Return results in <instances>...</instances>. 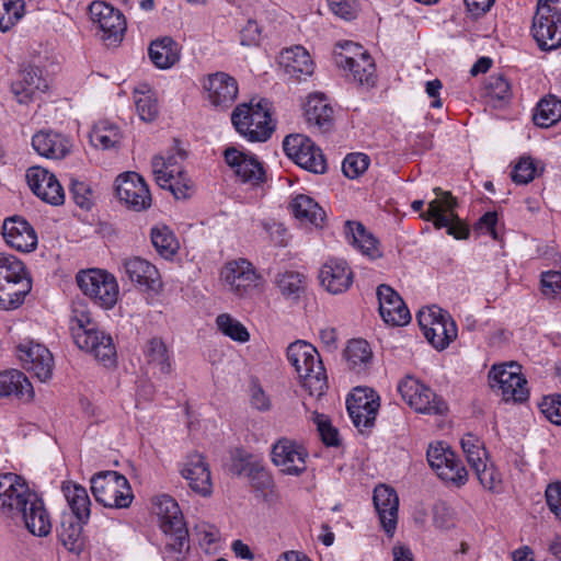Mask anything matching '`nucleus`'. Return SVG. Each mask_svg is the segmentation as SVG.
<instances>
[{"instance_id": "obj_1", "label": "nucleus", "mask_w": 561, "mask_h": 561, "mask_svg": "<svg viewBox=\"0 0 561 561\" xmlns=\"http://www.w3.org/2000/svg\"><path fill=\"white\" fill-rule=\"evenodd\" d=\"M0 513L10 518H22L35 536H46L51 529L43 500L30 489L24 478L13 472L0 474Z\"/></svg>"}, {"instance_id": "obj_2", "label": "nucleus", "mask_w": 561, "mask_h": 561, "mask_svg": "<svg viewBox=\"0 0 561 561\" xmlns=\"http://www.w3.org/2000/svg\"><path fill=\"white\" fill-rule=\"evenodd\" d=\"M186 158L187 151L181 147L180 140L174 139V146L167 154H157L151 161L157 184L169 190L176 199H187L195 192L194 182L182 169Z\"/></svg>"}, {"instance_id": "obj_3", "label": "nucleus", "mask_w": 561, "mask_h": 561, "mask_svg": "<svg viewBox=\"0 0 561 561\" xmlns=\"http://www.w3.org/2000/svg\"><path fill=\"white\" fill-rule=\"evenodd\" d=\"M154 513L160 518V528L165 536L163 556L165 561H182L188 551V530L179 504L170 495L162 494L153 501Z\"/></svg>"}, {"instance_id": "obj_4", "label": "nucleus", "mask_w": 561, "mask_h": 561, "mask_svg": "<svg viewBox=\"0 0 561 561\" xmlns=\"http://www.w3.org/2000/svg\"><path fill=\"white\" fill-rule=\"evenodd\" d=\"M70 331L80 350L92 354L104 366L115 363L116 350L112 336L98 328L88 310H72Z\"/></svg>"}, {"instance_id": "obj_5", "label": "nucleus", "mask_w": 561, "mask_h": 561, "mask_svg": "<svg viewBox=\"0 0 561 561\" xmlns=\"http://www.w3.org/2000/svg\"><path fill=\"white\" fill-rule=\"evenodd\" d=\"M286 356L295 368L301 387L311 397H322L328 389V378L317 348L299 340L289 344Z\"/></svg>"}, {"instance_id": "obj_6", "label": "nucleus", "mask_w": 561, "mask_h": 561, "mask_svg": "<svg viewBox=\"0 0 561 561\" xmlns=\"http://www.w3.org/2000/svg\"><path fill=\"white\" fill-rule=\"evenodd\" d=\"M434 193L437 198L430 202L427 210L421 213L420 217L427 221L432 220L437 229L447 228V233L456 239H467L470 231L455 214L456 198L450 192H443L440 187H435Z\"/></svg>"}, {"instance_id": "obj_7", "label": "nucleus", "mask_w": 561, "mask_h": 561, "mask_svg": "<svg viewBox=\"0 0 561 561\" xmlns=\"http://www.w3.org/2000/svg\"><path fill=\"white\" fill-rule=\"evenodd\" d=\"M91 491L105 507L126 508L134 497L128 480L116 471L95 474L91 479Z\"/></svg>"}, {"instance_id": "obj_8", "label": "nucleus", "mask_w": 561, "mask_h": 561, "mask_svg": "<svg viewBox=\"0 0 561 561\" xmlns=\"http://www.w3.org/2000/svg\"><path fill=\"white\" fill-rule=\"evenodd\" d=\"M417 321L425 339L437 351H444L457 337L458 329L447 311L432 307L417 313Z\"/></svg>"}, {"instance_id": "obj_9", "label": "nucleus", "mask_w": 561, "mask_h": 561, "mask_svg": "<svg viewBox=\"0 0 561 561\" xmlns=\"http://www.w3.org/2000/svg\"><path fill=\"white\" fill-rule=\"evenodd\" d=\"M552 0H538L531 33L541 50L561 47V10L551 5Z\"/></svg>"}, {"instance_id": "obj_10", "label": "nucleus", "mask_w": 561, "mask_h": 561, "mask_svg": "<svg viewBox=\"0 0 561 561\" xmlns=\"http://www.w3.org/2000/svg\"><path fill=\"white\" fill-rule=\"evenodd\" d=\"M231 122L236 130L249 141H266L273 133L270 114L261 102L256 107L238 105L231 114Z\"/></svg>"}, {"instance_id": "obj_11", "label": "nucleus", "mask_w": 561, "mask_h": 561, "mask_svg": "<svg viewBox=\"0 0 561 561\" xmlns=\"http://www.w3.org/2000/svg\"><path fill=\"white\" fill-rule=\"evenodd\" d=\"M77 283L85 296L104 309H111L117 302L118 284L106 271H81L77 275Z\"/></svg>"}, {"instance_id": "obj_12", "label": "nucleus", "mask_w": 561, "mask_h": 561, "mask_svg": "<svg viewBox=\"0 0 561 561\" xmlns=\"http://www.w3.org/2000/svg\"><path fill=\"white\" fill-rule=\"evenodd\" d=\"M341 47L343 51L336 53L334 57L336 66L348 70L352 79L358 84L374 87L376 67L370 55L353 42H345Z\"/></svg>"}, {"instance_id": "obj_13", "label": "nucleus", "mask_w": 561, "mask_h": 561, "mask_svg": "<svg viewBox=\"0 0 561 561\" xmlns=\"http://www.w3.org/2000/svg\"><path fill=\"white\" fill-rule=\"evenodd\" d=\"M519 365L512 362L494 365L489 371L491 388L499 391L506 402H523L529 396L527 381L519 373Z\"/></svg>"}, {"instance_id": "obj_14", "label": "nucleus", "mask_w": 561, "mask_h": 561, "mask_svg": "<svg viewBox=\"0 0 561 561\" xmlns=\"http://www.w3.org/2000/svg\"><path fill=\"white\" fill-rule=\"evenodd\" d=\"M398 391L402 399L419 413L437 415L447 411L446 402L412 376H407L398 383Z\"/></svg>"}, {"instance_id": "obj_15", "label": "nucleus", "mask_w": 561, "mask_h": 561, "mask_svg": "<svg viewBox=\"0 0 561 561\" xmlns=\"http://www.w3.org/2000/svg\"><path fill=\"white\" fill-rule=\"evenodd\" d=\"M426 457L428 465L442 480L456 486H461L467 482L468 471L455 453L444 443L430 445Z\"/></svg>"}, {"instance_id": "obj_16", "label": "nucleus", "mask_w": 561, "mask_h": 561, "mask_svg": "<svg viewBox=\"0 0 561 561\" xmlns=\"http://www.w3.org/2000/svg\"><path fill=\"white\" fill-rule=\"evenodd\" d=\"M283 149L301 168L313 173L325 172L324 156L309 137L301 134L288 135L283 141Z\"/></svg>"}, {"instance_id": "obj_17", "label": "nucleus", "mask_w": 561, "mask_h": 561, "mask_svg": "<svg viewBox=\"0 0 561 561\" xmlns=\"http://www.w3.org/2000/svg\"><path fill=\"white\" fill-rule=\"evenodd\" d=\"M91 21L98 24L102 39L107 46H117L126 31L124 14L113 5L103 1H93L89 5Z\"/></svg>"}, {"instance_id": "obj_18", "label": "nucleus", "mask_w": 561, "mask_h": 561, "mask_svg": "<svg viewBox=\"0 0 561 561\" xmlns=\"http://www.w3.org/2000/svg\"><path fill=\"white\" fill-rule=\"evenodd\" d=\"M379 396L369 388L357 387L346 400V409L354 426L362 433L374 426L380 407Z\"/></svg>"}, {"instance_id": "obj_19", "label": "nucleus", "mask_w": 561, "mask_h": 561, "mask_svg": "<svg viewBox=\"0 0 561 561\" xmlns=\"http://www.w3.org/2000/svg\"><path fill=\"white\" fill-rule=\"evenodd\" d=\"M117 198L134 211H142L151 206V194L145 180L136 172H125L115 180Z\"/></svg>"}, {"instance_id": "obj_20", "label": "nucleus", "mask_w": 561, "mask_h": 561, "mask_svg": "<svg viewBox=\"0 0 561 561\" xmlns=\"http://www.w3.org/2000/svg\"><path fill=\"white\" fill-rule=\"evenodd\" d=\"M26 180L32 192L42 201L51 205L65 202V192L55 174L42 167H31L26 171Z\"/></svg>"}, {"instance_id": "obj_21", "label": "nucleus", "mask_w": 561, "mask_h": 561, "mask_svg": "<svg viewBox=\"0 0 561 561\" xmlns=\"http://www.w3.org/2000/svg\"><path fill=\"white\" fill-rule=\"evenodd\" d=\"M379 313L383 321L393 327H402L410 322L411 314L400 295L389 285L377 287Z\"/></svg>"}, {"instance_id": "obj_22", "label": "nucleus", "mask_w": 561, "mask_h": 561, "mask_svg": "<svg viewBox=\"0 0 561 561\" xmlns=\"http://www.w3.org/2000/svg\"><path fill=\"white\" fill-rule=\"evenodd\" d=\"M307 456L304 447L287 438L279 439L272 448L273 463L291 476H299L306 470Z\"/></svg>"}, {"instance_id": "obj_23", "label": "nucleus", "mask_w": 561, "mask_h": 561, "mask_svg": "<svg viewBox=\"0 0 561 561\" xmlns=\"http://www.w3.org/2000/svg\"><path fill=\"white\" fill-rule=\"evenodd\" d=\"M18 356L23 368L33 373L38 380L46 381L50 379L54 358L47 347L42 344H21L18 346Z\"/></svg>"}, {"instance_id": "obj_24", "label": "nucleus", "mask_w": 561, "mask_h": 561, "mask_svg": "<svg viewBox=\"0 0 561 561\" xmlns=\"http://www.w3.org/2000/svg\"><path fill=\"white\" fill-rule=\"evenodd\" d=\"M2 234L7 244L20 252H32L37 247L34 228L22 217L7 218L2 225Z\"/></svg>"}, {"instance_id": "obj_25", "label": "nucleus", "mask_w": 561, "mask_h": 561, "mask_svg": "<svg viewBox=\"0 0 561 561\" xmlns=\"http://www.w3.org/2000/svg\"><path fill=\"white\" fill-rule=\"evenodd\" d=\"M48 89L46 79L38 67L26 66L21 69L19 78L11 83V92L20 104L31 103L37 93Z\"/></svg>"}, {"instance_id": "obj_26", "label": "nucleus", "mask_w": 561, "mask_h": 561, "mask_svg": "<svg viewBox=\"0 0 561 561\" xmlns=\"http://www.w3.org/2000/svg\"><path fill=\"white\" fill-rule=\"evenodd\" d=\"M221 276L230 290L242 297L256 286L257 275L247 260L232 261L226 264Z\"/></svg>"}, {"instance_id": "obj_27", "label": "nucleus", "mask_w": 561, "mask_h": 561, "mask_svg": "<svg viewBox=\"0 0 561 561\" xmlns=\"http://www.w3.org/2000/svg\"><path fill=\"white\" fill-rule=\"evenodd\" d=\"M226 163L233 169L242 182L259 184L264 181L265 172L260 161L253 157L229 147L224 152Z\"/></svg>"}, {"instance_id": "obj_28", "label": "nucleus", "mask_w": 561, "mask_h": 561, "mask_svg": "<svg viewBox=\"0 0 561 561\" xmlns=\"http://www.w3.org/2000/svg\"><path fill=\"white\" fill-rule=\"evenodd\" d=\"M204 87L210 103L221 110L230 107L238 95L236 79L225 72L209 75Z\"/></svg>"}, {"instance_id": "obj_29", "label": "nucleus", "mask_w": 561, "mask_h": 561, "mask_svg": "<svg viewBox=\"0 0 561 561\" xmlns=\"http://www.w3.org/2000/svg\"><path fill=\"white\" fill-rule=\"evenodd\" d=\"M321 285L331 294L346 291L353 284V272L343 260H329L320 270Z\"/></svg>"}, {"instance_id": "obj_30", "label": "nucleus", "mask_w": 561, "mask_h": 561, "mask_svg": "<svg viewBox=\"0 0 561 561\" xmlns=\"http://www.w3.org/2000/svg\"><path fill=\"white\" fill-rule=\"evenodd\" d=\"M305 117L309 127L322 134L334 127V110L322 94L309 95L305 104Z\"/></svg>"}, {"instance_id": "obj_31", "label": "nucleus", "mask_w": 561, "mask_h": 561, "mask_svg": "<svg viewBox=\"0 0 561 561\" xmlns=\"http://www.w3.org/2000/svg\"><path fill=\"white\" fill-rule=\"evenodd\" d=\"M374 505L385 531L392 535L397 527L399 499L396 491L379 485L374 491Z\"/></svg>"}, {"instance_id": "obj_32", "label": "nucleus", "mask_w": 561, "mask_h": 561, "mask_svg": "<svg viewBox=\"0 0 561 561\" xmlns=\"http://www.w3.org/2000/svg\"><path fill=\"white\" fill-rule=\"evenodd\" d=\"M32 286L28 272L13 279L0 282V310H14L22 306Z\"/></svg>"}, {"instance_id": "obj_33", "label": "nucleus", "mask_w": 561, "mask_h": 561, "mask_svg": "<svg viewBox=\"0 0 561 561\" xmlns=\"http://www.w3.org/2000/svg\"><path fill=\"white\" fill-rule=\"evenodd\" d=\"M124 268L128 278L141 289L157 290L161 285L158 268L141 257L127 259Z\"/></svg>"}, {"instance_id": "obj_34", "label": "nucleus", "mask_w": 561, "mask_h": 561, "mask_svg": "<svg viewBox=\"0 0 561 561\" xmlns=\"http://www.w3.org/2000/svg\"><path fill=\"white\" fill-rule=\"evenodd\" d=\"M33 387L20 370L10 369L0 373V399L15 397L24 402L33 398Z\"/></svg>"}, {"instance_id": "obj_35", "label": "nucleus", "mask_w": 561, "mask_h": 561, "mask_svg": "<svg viewBox=\"0 0 561 561\" xmlns=\"http://www.w3.org/2000/svg\"><path fill=\"white\" fill-rule=\"evenodd\" d=\"M182 476L194 492L203 496L211 493L210 471L201 455H195L186 462Z\"/></svg>"}, {"instance_id": "obj_36", "label": "nucleus", "mask_w": 561, "mask_h": 561, "mask_svg": "<svg viewBox=\"0 0 561 561\" xmlns=\"http://www.w3.org/2000/svg\"><path fill=\"white\" fill-rule=\"evenodd\" d=\"M35 151L49 159H62L69 152L68 139L58 133L38 131L32 138Z\"/></svg>"}, {"instance_id": "obj_37", "label": "nucleus", "mask_w": 561, "mask_h": 561, "mask_svg": "<svg viewBox=\"0 0 561 561\" xmlns=\"http://www.w3.org/2000/svg\"><path fill=\"white\" fill-rule=\"evenodd\" d=\"M344 233L350 243L356 247L364 255L371 260L381 256L378 248V240L367 230L364 225L357 221H346Z\"/></svg>"}, {"instance_id": "obj_38", "label": "nucleus", "mask_w": 561, "mask_h": 561, "mask_svg": "<svg viewBox=\"0 0 561 561\" xmlns=\"http://www.w3.org/2000/svg\"><path fill=\"white\" fill-rule=\"evenodd\" d=\"M144 355L147 364L160 375L169 376L173 371L172 356L162 339H150L144 348Z\"/></svg>"}, {"instance_id": "obj_39", "label": "nucleus", "mask_w": 561, "mask_h": 561, "mask_svg": "<svg viewBox=\"0 0 561 561\" xmlns=\"http://www.w3.org/2000/svg\"><path fill=\"white\" fill-rule=\"evenodd\" d=\"M148 55L157 68L168 69L180 60V48L172 37L165 36L151 42Z\"/></svg>"}, {"instance_id": "obj_40", "label": "nucleus", "mask_w": 561, "mask_h": 561, "mask_svg": "<svg viewBox=\"0 0 561 561\" xmlns=\"http://www.w3.org/2000/svg\"><path fill=\"white\" fill-rule=\"evenodd\" d=\"M282 59L288 75L300 79L302 76L313 73L314 64L309 53L302 46L286 48L282 51Z\"/></svg>"}, {"instance_id": "obj_41", "label": "nucleus", "mask_w": 561, "mask_h": 561, "mask_svg": "<svg viewBox=\"0 0 561 561\" xmlns=\"http://www.w3.org/2000/svg\"><path fill=\"white\" fill-rule=\"evenodd\" d=\"M289 208L297 219L316 227H321L325 218V213L319 204L305 194L295 196L289 204Z\"/></svg>"}, {"instance_id": "obj_42", "label": "nucleus", "mask_w": 561, "mask_h": 561, "mask_svg": "<svg viewBox=\"0 0 561 561\" xmlns=\"http://www.w3.org/2000/svg\"><path fill=\"white\" fill-rule=\"evenodd\" d=\"M76 516L64 515L58 529V538L70 552L79 553L83 548L82 524Z\"/></svg>"}, {"instance_id": "obj_43", "label": "nucleus", "mask_w": 561, "mask_h": 561, "mask_svg": "<svg viewBox=\"0 0 561 561\" xmlns=\"http://www.w3.org/2000/svg\"><path fill=\"white\" fill-rule=\"evenodd\" d=\"M274 283L282 296L291 300L299 299L307 286L304 274L289 270L277 273Z\"/></svg>"}, {"instance_id": "obj_44", "label": "nucleus", "mask_w": 561, "mask_h": 561, "mask_svg": "<svg viewBox=\"0 0 561 561\" xmlns=\"http://www.w3.org/2000/svg\"><path fill=\"white\" fill-rule=\"evenodd\" d=\"M62 491L72 511L69 516H76L79 520L88 522L91 502L87 490L79 484L69 483L62 486Z\"/></svg>"}, {"instance_id": "obj_45", "label": "nucleus", "mask_w": 561, "mask_h": 561, "mask_svg": "<svg viewBox=\"0 0 561 561\" xmlns=\"http://www.w3.org/2000/svg\"><path fill=\"white\" fill-rule=\"evenodd\" d=\"M534 123L542 128H548L561 119V100L553 95L543 98L536 107Z\"/></svg>"}, {"instance_id": "obj_46", "label": "nucleus", "mask_w": 561, "mask_h": 561, "mask_svg": "<svg viewBox=\"0 0 561 561\" xmlns=\"http://www.w3.org/2000/svg\"><path fill=\"white\" fill-rule=\"evenodd\" d=\"M90 141L96 148L111 149L121 141L119 129L108 121H100L90 133Z\"/></svg>"}, {"instance_id": "obj_47", "label": "nucleus", "mask_w": 561, "mask_h": 561, "mask_svg": "<svg viewBox=\"0 0 561 561\" xmlns=\"http://www.w3.org/2000/svg\"><path fill=\"white\" fill-rule=\"evenodd\" d=\"M151 242L156 251L167 260L172 259L179 249L175 236L167 226L151 229Z\"/></svg>"}, {"instance_id": "obj_48", "label": "nucleus", "mask_w": 561, "mask_h": 561, "mask_svg": "<svg viewBox=\"0 0 561 561\" xmlns=\"http://www.w3.org/2000/svg\"><path fill=\"white\" fill-rule=\"evenodd\" d=\"M24 0H0V31L8 32L24 15Z\"/></svg>"}, {"instance_id": "obj_49", "label": "nucleus", "mask_w": 561, "mask_h": 561, "mask_svg": "<svg viewBox=\"0 0 561 561\" xmlns=\"http://www.w3.org/2000/svg\"><path fill=\"white\" fill-rule=\"evenodd\" d=\"M461 447L471 469L481 466L485 460L486 451L483 443L473 434L468 433L461 438Z\"/></svg>"}, {"instance_id": "obj_50", "label": "nucleus", "mask_w": 561, "mask_h": 561, "mask_svg": "<svg viewBox=\"0 0 561 561\" xmlns=\"http://www.w3.org/2000/svg\"><path fill=\"white\" fill-rule=\"evenodd\" d=\"M345 356L350 366L356 369L371 359V350L365 340H352L347 344Z\"/></svg>"}, {"instance_id": "obj_51", "label": "nucleus", "mask_w": 561, "mask_h": 561, "mask_svg": "<svg viewBox=\"0 0 561 561\" xmlns=\"http://www.w3.org/2000/svg\"><path fill=\"white\" fill-rule=\"evenodd\" d=\"M216 323L225 335L234 341L244 343L250 339L245 327L227 313L219 314L216 319Z\"/></svg>"}, {"instance_id": "obj_52", "label": "nucleus", "mask_w": 561, "mask_h": 561, "mask_svg": "<svg viewBox=\"0 0 561 561\" xmlns=\"http://www.w3.org/2000/svg\"><path fill=\"white\" fill-rule=\"evenodd\" d=\"M370 159L362 152L348 153L342 163V171L348 179L360 176L369 167Z\"/></svg>"}, {"instance_id": "obj_53", "label": "nucleus", "mask_w": 561, "mask_h": 561, "mask_svg": "<svg viewBox=\"0 0 561 561\" xmlns=\"http://www.w3.org/2000/svg\"><path fill=\"white\" fill-rule=\"evenodd\" d=\"M472 470L485 490L493 492L499 491L502 484V477L493 465L488 466L484 460L481 466H476Z\"/></svg>"}, {"instance_id": "obj_54", "label": "nucleus", "mask_w": 561, "mask_h": 561, "mask_svg": "<svg viewBox=\"0 0 561 561\" xmlns=\"http://www.w3.org/2000/svg\"><path fill=\"white\" fill-rule=\"evenodd\" d=\"M27 273L24 263L12 254L0 253V282Z\"/></svg>"}, {"instance_id": "obj_55", "label": "nucleus", "mask_w": 561, "mask_h": 561, "mask_svg": "<svg viewBox=\"0 0 561 561\" xmlns=\"http://www.w3.org/2000/svg\"><path fill=\"white\" fill-rule=\"evenodd\" d=\"M70 193L75 203L82 209L89 210L93 206V192L90 185L78 179H70Z\"/></svg>"}, {"instance_id": "obj_56", "label": "nucleus", "mask_w": 561, "mask_h": 561, "mask_svg": "<svg viewBox=\"0 0 561 561\" xmlns=\"http://www.w3.org/2000/svg\"><path fill=\"white\" fill-rule=\"evenodd\" d=\"M313 422L317 424L321 439L327 446L335 447L340 445L339 432L327 415L314 412Z\"/></svg>"}, {"instance_id": "obj_57", "label": "nucleus", "mask_w": 561, "mask_h": 561, "mask_svg": "<svg viewBox=\"0 0 561 561\" xmlns=\"http://www.w3.org/2000/svg\"><path fill=\"white\" fill-rule=\"evenodd\" d=\"M488 95L495 101L507 102L512 98L511 84L502 76H490L486 84Z\"/></svg>"}, {"instance_id": "obj_58", "label": "nucleus", "mask_w": 561, "mask_h": 561, "mask_svg": "<svg viewBox=\"0 0 561 561\" xmlns=\"http://www.w3.org/2000/svg\"><path fill=\"white\" fill-rule=\"evenodd\" d=\"M260 459V457L249 454L243 449H237L231 458L230 470L237 476L247 477L248 472L252 470Z\"/></svg>"}, {"instance_id": "obj_59", "label": "nucleus", "mask_w": 561, "mask_h": 561, "mask_svg": "<svg viewBox=\"0 0 561 561\" xmlns=\"http://www.w3.org/2000/svg\"><path fill=\"white\" fill-rule=\"evenodd\" d=\"M247 478L250 480L252 488L264 492L273 486V478L265 469L262 459L248 472Z\"/></svg>"}, {"instance_id": "obj_60", "label": "nucleus", "mask_w": 561, "mask_h": 561, "mask_svg": "<svg viewBox=\"0 0 561 561\" xmlns=\"http://www.w3.org/2000/svg\"><path fill=\"white\" fill-rule=\"evenodd\" d=\"M539 409L545 417L556 425H561V396H548L539 403Z\"/></svg>"}, {"instance_id": "obj_61", "label": "nucleus", "mask_w": 561, "mask_h": 561, "mask_svg": "<svg viewBox=\"0 0 561 561\" xmlns=\"http://www.w3.org/2000/svg\"><path fill=\"white\" fill-rule=\"evenodd\" d=\"M135 104L137 113L144 122H152L157 118L158 104L152 95L142 93L136 99Z\"/></svg>"}, {"instance_id": "obj_62", "label": "nucleus", "mask_w": 561, "mask_h": 561, "mask_svg": "<svg viewBox=\"0 0 561 561\" xmlns=\"http://www.w3.org/2000/svg\"><path fill=\"white\" fill-rule=\"evenodd\" d=\"M536 167L530 158H520L512 172V180L516 184H527L534 180Z\"/></svg>"}, {"instance_id": "obj_63", "label": "nucleus", "mask_w": 561, "mask_h": 561, "mask_svg": "<svg viewBox=\"0 0 561 561\" xmlns=\"http://www.w3.org/2000/svg\"><path fill=\"white\" fill-rule=\"evenodd\" d=\"M542 293L561 297V272L548 271L541 275Z\"/></svg>"}, {"instance_id": "obj_64", "label": "nucleus", "mask_w": 561, "mask_h": 561, "mask_svg": "<svg viewBox=\"0 0 561 561\" xmlns=\"http://www.w3.org/2000/svg\"><path fill=\"white\" fill-rule=\"evenodd\" d=\"M545 496L549 510L561 520V482L550 483Z\"/></svg>"}]
</instances>
